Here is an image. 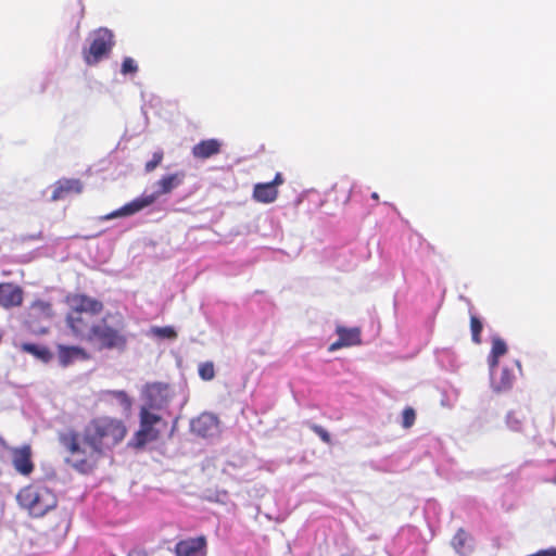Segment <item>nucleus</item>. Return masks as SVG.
<instances>
[{
    "mask_svg": "<svg viewBox=\"0 0 556 556\" xmlns=\"http://www.w3.org/2000/svg\"><path fill=\"white\" fill-rule=\"evenodd\" d=\"M65 303L68 306L66 326L78 341L97 352L124 353L127 350L129 336L121 312L99 317L104 311L103 302L85 293L67 294Z\"/></svg>",
    "mask_w": 556,
    "mask_h": 556,
    "instance_id": "obj_1",
    "label": "nucleus"
},
{
    "mask_svg": "<svg viewBox=\"0 0 556 556\" xmlns=\"http://www.w3.org/2000/svg\"><path fill=\"white\" fill-rule=\"evenodd\" d=\"M128 433L123 419L98 416L88 421L83 432L60 433V443L68 452V463L80 473H90L101 458L119 445Z\"/></svg>",
    "mask_w": 556,
    "mask_h": 556,
    "instance_id": "obj_2",
    "label": "nucleus"
},
{
    "mask_svg": "<svg viewBox=\"0 0 556 556\" xmlns=\"http://www.w3.org/2000/svg\"><path fill=\"white\" fill-rule=\"evenodd\" d=\"M16 501L34 518L43 517L58 505L56 494L41 484H28L22 488L17 492Z\"/></svg>",
    "mask_w": 556,
    "mask_h": 556,
    "instance_id": "obj_3",
    "label": "nucleus"
},
{
    "mask_svg": "<svg viewBox=\"0 0 556 556\" xmlns=\"http://www.w3.org/2000/svg\"><path fill=\"white\" fill-rule=\"evenodd\" d=\"M167 428V421L149 408H140L139 429L134 434V446L143 447L149 442L157 441L163 430Z\"/></svg>",
    "mask_w": 556,
    "mask_h": 556,
    "instance_id": "obj_4",
    "label": "nucleus"
},
{
    "mask_svg": "<svg viewBox=\"0 0 556 556\" xmlns=\"http://www.w3.org/2000/svg\"><path fill=\"white\" fill-rule=\"evenodd\" d=\"M114 47V36L108 28H99L91 35L89 48L83 50L86 64L92 66L106 58Z\"/></svg>",
    "mask_w": 556,
    "mask_h": 556,
    "instance_id": "obj_5",
    "label": "nucleus"
},
{
    "mask_svg": "<svg viewBox=\"0 0 556 556\" xmlns=\"http://www.w3.org/2000/svg\"><path fill=\"white\" fill-rule=\"evenodd\" d=\"M143 394L144 404L140 408L161 410L168 404L169 388L166 383L153 382L146 386Z\"/></svg>",
    "mask_w": 556,
    "mask_h": 556,
    "instance_id": "obj_6",
    "label": "nucleus"
},
{
    "mask_svg": "<svg viewBox=\"0 0 556 556\" xmlns=\"http://www.w3.org/2000/svg\"><path fill=\"white\" fill-rule=\"evenodd\" d=\"M7 448L10 452L12 466L15 471L24 477H29L35 470L30 444Z\"/></svg>",
    "mask_w": 556,
    "mask_h": 556,
    "instance_id": "obj_7",
    "label": "nucleus"
},
{
    "mask_svg": "<svg viewBox=\"0 0 556 556\" xmlns=\"http://www.w3.org/2000/svg\"><path fill=\"white\" fill-rule=\"evenodd\" d=\"M175 556H207L205 535L179 540L173 549Z\"/></svg>",
    "mask_w": 556,
    "mask_h": 556,
    "instance_id": "obj_8",
    "label": "nucleus"
},
{
    "mask_svg": "<svg viewBox=\"0 0 556 556\" xmlns=\"http://www.w3.org/2000/svg\"><path fill=\"white\" fill-rule=\"evenodd\" d=\"M281 173H277L269 182H258L253 188V199L260 203H273L278 198V187L283 184Z\"/></svg>",
    "mask_w": 556,
    "mask_h": 556,
    "instance_id": "obj_9",
    "label": "nucleus"
},
{
    "mask_svg": "<svg viewBox=\"0 0 556 556\" xmlns=\"http://www.w3.org/2000/svg\"><path fill=\"white\" fill-rule=\"evenodd\" d=\"M24 301L22 287L13 282H0V307L11 309L20 307Z\"/></svg>",
    "mask_w": 556,
    "mask_h": 556,
    "instance_id": "obj_10",
    "label": "nucleus"
},
{
    "mask_svg": "<svg viewBox=\"0 0 556 556\" xmlns=\"http://www.w3.org/2000/svg\"><path fill=\"white\" fill-rule=\"evenodd\" d=\"M157 200V194H144V195H141L135 200H132L131 202L125 204L124 206H122L121 208L108 214L104 219H112V218H116V217H121V216H128V215H132L148 206H150L151 204H153L155 201Z\"/></svg>",
    "mask_w": 556,
    "mask_h": 556,
    "instance_id": "obj_11",
    "label": "nucleus"
},
{
    "mask_svg": "<svg viewBox=\"0 0 556 556\" xmlns=\"http://www.w3.org/2000/svg\"><path fill=\"white\" fill-rule=\"evenodd\" d=\"M224 142L217 138L204 139L194 144L191 154L197 160H207L222 152Z\"/></svg>",
    "mask_w": 556,
    "mask_h": 556,
    "instance_id": "obj_12",
    "label": "nucleus"
},
{
    "mask_svg": "<svg viewBox=\"0 0 556 556\" xmlns=\"http://www.w3.org/2000/svg\"><path fill=\"white\" fill-rule=\"evenodd\" d=\"M81 190L83 185L79 179H60L54 185L51 200L59 201L71 193H80Z\"/></svg>",
    "mask_w": 556,
    "mask_h": 556,
    "instance_id": "obj_13",
    "label": "nucleus"
},
{
    "mask_svg": "<svg viewBox=\"0 0 556 556\" xmlns=\"http://www.w3.org/2000/svg\"><path fill=\"white\" fill-rule=\"evenodd\" d=\"M58 357L63 366H67L71 363H73L75 359L81 358V359H88L89 354L87 351L81 346L76 345H60L58 349Z\"/></svg>",
    "mask_w": 556,
    "mask_h": 556,
    "instance_id": "obj_14",
    "label": "nucleus"
},
{
    "mask_svg": "<svg viewBox=\"0 0 556 556\" xmlns=\"http://www.w3.org/2000/svg\"><path fill=\"white\" fill-rule=\"evenodd\" d=\"M185 176L184 172L163 176L156 184L159 186V190L153 194H157L159 198L160 195L170 193L175 188L182 184Z\"/></svg>",
    "mask_w": 556,
    "mask_h": 556,
    "instance_id": "obj_15",
    "label": "nucleus"
},
{
    "mask_svg": "<svg viewBox=\"0 0 556 556\" xmlns=\"http://www.w3.org/2000/svg\"><path fill=\"white\" fill-rule=\"evenodd\" d=\"M506 352H507V345H506L505 341L498 337H494L492 339L491 352L488 357V363H489L491 372H493V370L497 367L500 357L505 355Z\"/></svg>",
    "mask_w": 556,
    "mask_h": 556,
    "instance_id": "obj_16",
    "label": "nucleus"
},
{
    "mask_svg": "<svg viewBox=\"0 0 556 556\" xmlns=\"http://www.w3.org/2000/svg\"><path fill=\"white\" fill-rule=\"evenodd\" d=\"M515 381L514 372L508 368H502L498 377H494L492 384L496 392L509 390Z\"/></svg>",
    "mask_w": 556,
    "mask_h": 556,
    "instance_id": "obj_17",
    "label": "nucleus"
},
{
    "mask_svg": "<svg viewBox=\"0 0 556 556\" xmlns=\"http://www.w3.org/2000/svg\"><path fill=\"white\" fill-rule=\"evenodd\" d=\"M213 427H215V419L210 414H202L191 422L192 430L202 437H206Z\"/></svg>",
    "mask_w": 556,
    "mask_h": 556,
    "instance_id": "obj_18",
    "label": "nucleus"
},
{
    "mask_svg": "<svg viewBox=\"0 0 556 556\" xmlns=\"http://www.w3.org/2000/svg\"><path fill=\"white\" fill-rule=\"evenodd\" d=\"M337 333L346 346L357 345L362 342L359 328H345L338 326Z\"/></svg>",
    "mask_w": 556,
    "mask_h": 556,
    "instance_id": "obj_19",
    "label": "nucleus"
},
{
    "mask_svg": "<svg viewBox=\"0 0 556 556\" xmlns=\"http://www.w3.org/2000/svg\"><path fill=\"white\" fill-rule=\"evenodd\" d=\"M23 352L29 353L38 359L48 363L52 358V354L46 346H40L34 343L25 342L21 345Z\"/></svg>",
    "mask_w": 556,
    "mask_h": 556,
    "instance_id": "obj_20",
    "label": "nucleus"
},
{
    "mask_svg": "<svg viewBox=\"0 0 556 556\" xmlns=\"http://www.w3.org/2000/svg\"><path fill=\"white\" fill-rule=\"evenodd\" d=\"M469 539L468 533L463 529H458L452 539V546L458 554H464V548Z\"/></svg>",
    "mask_w": 556,
    "mask_h": 556,
    "instance_id": "obj_21",
    "label": "nucleus"
},
{
    "mask_svg": "<svg viewBox=\"0 0 556 556\" xmlns=\"http://www.w3.org/2000/svg\"><path fill=\"white\" fill-rule=\"evenodd\" d=\"M483 330V324L479 317L476 315L470 316V331H471V340L476 344L481 343V332Z\"/></svg>",
    "mask_w": 556,
    "mask_h": 556,
    "instance_id": "obj_22",
    "label": "nucleus"
},
{
    "mask_svg": "<svg viewBox=\"0 0 556 556\" xmlns=\"http://www.w3.org/2000/svg\"><path fill=\"white\" fill-rule=\"evenodd\" d=\"M106 393L110 396H112L115 400H117V402L122 405V407L124 409H126V410L130 409V407H131V400H130V397L127 395V393L125 391L112 390V391H108Z\"/></svg>",
    "mask_w": 556,
    "mask_h": 556,
    "instance_id": "obj_23",
    "label": "nucleus"
},
{
    "mask_svg": "<svg viewBox=\"0 0 556 556\" xmlns=\"http://www.w3.org/2000/svg\"><path fill=\"white\" fill-rule=\"evenodd\" d=\"M199 376L205 381L212 380L215 377L214 364L212 362L200 364Z\"/></svg>",
    "mask_w": 556,
    "mask_h": 556,
    "instance_id": "obj_24",
    "label": "nucleus"
},
{
    "mask_svg": "<svg viewBox=\"0 0 556 556\" xmlns=\"http://www.w3.org/2000/svg\"><path fill=\"white\" fill-rule=\"evenodd\" d=\"M416 420V412L413 407H405L402 413V426L405 429L410 428Z\"/></svg>",
    "mask_w": 556,
    "mask_h": 556,
    "instance_id": "obj_25",
    "label": "nucleus"
},
{
    "mask_svg": "<svg viewBox=\"0 0 556 556\" xmlns=\"http://www.w3.org/2000/svg\"><path fill=\"white\" fill-rule=\"evenodd\" d=\"M164 153L162 150L155 151L153 153L152 160L148 161L144 165V169L147 173L153 172L163 161Z\"/></svg>",
    "mask_w": 556,
    "mask_h": 556,
    "instance_id": "obj_26",
    "label": "nucleus"
},
{
    "mask_svg": "<svg viewBox=\"0 0 556 556\" xmlns=\"http://www.w3.org/2000/svg\"><path fill=\"white\" fill-rule=\"evenodd\" d=\"M308 427L314 433H316L320 438V440L324 443H326V444L331 443L330 434L325 428H323L321 426L316 425V424H308Z\"/></svg>",
    "mask_w": 556,
    "mask_h": 556,
    "instance_id": "obj_27",
    "label": "nucleus"
},
{
    "mask_svg": "<svg viewBox=\"0 0 556 556\" xmlns=\"http://www.w3.org/2000/svg\"><path fill=\"white\" fill-rule=\"evenodd\" d=\"M138 71V65L134 59L127 56L123 60L121 72L124 75L135 74Z\"/></svg>",
    "mask_w": 556,
    "mask_h": 556,
    "instance_id": "obj_28",
    "label": "nucleus"
},
{
    "mask_svg": "<svg viewBox=\"0 0 556 556\" xmlns=\"http://www.w3.org/2000/svg\"><path fill=\"white\" fill-rule=\"evenodd\" d=\"M153 332L156 336L166 339H175L177 337V332L175 331V329L169 326L154 328Z\"/></svg>",
    "mask_w": 556,
    "mask_h": 556,
    "instance_id": "obj_29",
    "label": "nucleus"
},
{
    "mask_svg": "<svg viewBox=\"0 0 556 556\" xmlns=\"http://www.w3.org/2000/svg\"><path fill=\"white\" fill-rule=\"evenodd\" d=\"M507 422H508V425L510 426L511 429L519 430V427H518L519 420L515 416V413H510L507 416Z\"/></svg>",
    "mask_w": 556,
    "mask_h": 556,
    "instance_id": "obj_30",
    "label": "nucleus"
},
{
    "mask_svg": "<svg viewBox=\"0 0 556 556\" xmlns=\"http://www.w3.org/2000/svg\"><path fill=\"white\" fill-rule=\"evenodd\" d=\"M344 346H346L345 343L339 338L336 342L330 344L328 350H329V352H334Z\"/></svg>",
    "mask_w": 556,
    "mask_h": 556,
    "instance_id": "obj_31",
    "label": "nucleus"
},
{
    "mask_svg": "<svg viewBox=\"0 0 556 556\" xmlns=\"http://www.w3.org/2000/svg\"><path fill=\"white\" fill-rule=\"evenodd\" d=\"M128 556H149V555L143 549H132L129 552Z\"/></svg>",
    "mask_w": 556,
    "mask_h": 556,
    "instance_id": "obj_32",
    "label": "nucleus"
},
{
    "mask_svg": "<svg viewBox=\"0 0 556 556\" xmlns=\"http://www.w3.org/2000/svg\"><path fill=\"white\" fill-rule=\"evenodd\" d=\"M34 306H40L42 308L45 307H50V304L49 303H46V302H42V301H37L33 304Z\"/></svg>",
    "mask_w": 556,
    "mask_h": 556,
    "instance_id": "obj_33",
    "label": "nucleus"
},
{
    "mask_svg": "<svg viewBox=\"0 0 556 556\" xmlns=\"http://www.w3.org/2000/svg\"><path fill=\"white\" fill-rule=\"evenodd\" d=\"M371 199L375 200L376 202L379 201V194L377 192H372L371 193Z\"/></svg>",
    "mask_w": 556,
    "mask_h": 556,
    "instance_id": "obj_34",
    "label": "nucleus"
},
{
    "mask_svg": "<svg viewBox=\"0 0 556 556\" xmlns=\"http://www.w3.org/2000/svg\"><path fill=\"white\" fill-rule=\"evenodd\" d=\"M68 529V522L64 520V530L66 531Z\"/></svg>",
    "mask_w": 556,
    "mask_h": 556,
    "instance_id": "obj_35",
    "label": "nucleus"
}]
</instances>
